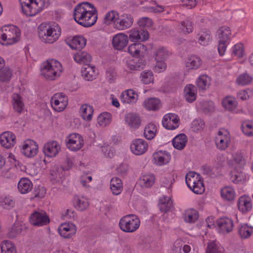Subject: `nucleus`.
<instances>
[{
  "instance_id": "nucleus-7",
  "label": "nucleus",
  "mask_w": 253,
  "mask_h": 253,
  "mask_svg": "<svg viewBox=\"0 0 253 253\" xmlns=\"http://www.w3.org/2000/svg\"><path fill=\"white\" fill-rule=\"evenodd\" d=\"M66 142L67 148L74 151L79 150L84 145L83 137L78 133L70 134L66 139Z\"/></svg>"
},
{
  "instance_id": "nucleus-10",
  "label": "nucleus",
  "mask_w": 253,
  "mask_h": 253,
  "mask_svg": "<svg viewBox=\"0 0 253 253\" xmlns=\"http://www.w3.org/2000/svg\"><path fill=\"white\" fill-rule=\"evenodd\" d=\"M49 221V218L45 212L35 211L30 217V222L34 226L46 225Z\"/></svg>"
},
{
  "instance_id": "nucleus-54",
  "label": "nucleus",
  "mask_w": 253,
  "mask_h": 253,
  "mask_svg": "<svg viewBox=\"0 0 253 253\" xmlns=\"http://www.w3.org/2000/svg\"><path fill=\"white\" fill-rule=\"evenodd\" d=\"M209 79L206 75H202L198 79L196 84L200 89L205 90L209 85Z\"/></svg>"
},
{
  "instance_id": "nucleus-64",
  "label": "nucleus",
  "mask_w": 253,
  "mask_h": 253,
  "mask_svg": "<svg viewBox=\"0 0 253 253\" xmlns=\"http://www.w3.org/2000/svg\"><path fill=\"white\" fill-rule=\"evenodd\" d=\"M206 253H224L222 248H218L213 243L209 244Z\"/></svg>"
},
{
  "instance_id": "nucleus-34",
  "label": "nucleus",
  "mask_w": 253,
  "mask_h": 253,
  "mask_svg": "<svg viewBox=\"0 0 253 253\" xmlns=\"http://www.w3.org/2000/svg\"><path fill=\"white\" fill-rule=\"evenodd\" d=\"M231 31L228 27L223 26L219 28L217 31V36L219 41L227 42L230 39Z\"/></svg>"
},
{
  "instance_id": "nucleus-31",
  "label": "nucleus",
  "mask_w": 253,
  "mask_h": 253,
  "mask_svg": "<svg viewBox=\"0 0 253 253\" xmlns=\"http://www.w3.org/2000/svg\"><path fill=\"white\" fill-rule=\"evenodd\" d=\"M110 188L113 195L120 194L123 190L122 180L117 177L112 178L110 181Z\"/></svg>"
},
{
  "instance_id": "nucleus-20",
  "label": "nucleus",
  "mask_w": 253,
  "mask_h": 253,
  "mask_svg": "<svg viewBox=\"0 0 253 253\" xmlns=\"http://www.w3.org/2000/svg\"><path fill=\"white\" fill-rule=\"evenodd\" d=\"M238 207L239 210L244 213L250 211L253 207L251 198L247 196L240 197L238 201Z\"/></svg>"
},
{
  "instance_id": "nucleus-51",
  "label": "nucleus",
  "mask_w": 253,
  "mask_h": 253,
  "mask_svg": "<svg viewBox=\"0 0 253 253\" xmlns=\"http://www.w3.org/2000/svg\"><path fill=\"white\" fill-rule=\"evenodd\" d=\"M112 115L110 113L103 112L98 117V123L100 126H106L109 124L111 120Z\"/></svg>"
},
{
  "instance_id": "nucleus-40",
  "label": "nucleus",
  "mask_w": 253,
  "mask_h": 253,
  "mask_svg": "<svg viewBox=\"0 0 253 253\" xmlns=\"http://www.w3.org/2000/svg\"><path fill=\"white\" fill-rule=\"evenodd\" d=\"M160 201L159 207L162 212H167L172 207V202L169 198L164 197Z\"/></svg>"
},
{
  "instance_id": "nucleus-61",
  "label": "nucleus",
  "mask_w": 253,
  "mask_h": 253,
  "mask_svg": "<svg viewBox=\"0 0 253 253\" xmlns=\"http://www.w3.org/2000/svg\"><path fill=\"white\" fill-rule=\"evenodd\" d=\"M195 184L194 186H193L191 187V188L190 189L196 194H199L203 193L205 191L203 181L201 180V179H200V180L197 181Z\"/></svg>"
},
{
  "instance_id": "nucleus-2",
  "label": "nucleus",
  "mask_w": 253,
  "mask_h": 253,
  "mask_svg": "<svg viewBox=\"0 0 253 253\" xmlns=\"http://www.w3.org/2000/svg\"><path fill=\"white\" fill-rule=\"evenodd\" d=\"M38 29L40 38L43 42L47 43L55 42L61 34V29L55 23H42Z\"/></svg>"
},
{
  "instance_id": "nucleus-9",
  "label": "nucleus",
  "mask_w": 253,
  "mask_h": 253,
  "mask_svg": "<svg viewBox=\"0 0 253 253\" xmlns=\"http://www.w3.org/2000/svg\"><path fill=\"white\" fill-rule=\"evenodd\" d=\"M230 141L229 133L225 130H219L215 137V141L216 147L220 150L226 149Z\"/></svg>"
},
{
  "instance_id": "nucleus-22",
  "label": "nucleus",
  "mask_w": 253,
  "mask_h": 253,
  "mask_svg": "<svg viewBox=\"0 0 253 253\" xmlns=\"http://www.w3.org/2000/svg\"><path fill=\"white\" fill-rule=\"evenodd\" d=\"M184 96L189 103L194 102L197 97V88L191 84L186 85L184 89Z\"/></svg>"
},
{
  "instance_id": "nucleus-23",
  "label": "nucleus",
  "mask_w": 253,
  "mask_h": 253,
  "mask_svg": "<svg viewBox=\"0 0 253 253\" xmlns=\"http://www.w3.org/2000/svg\"><path fill=\"white\" fill-rule=\"evenodd\" d=\"M82 75L84 79L87 81H92L95 79L97 75L95 71V67L87 65L82 69Z\"/></svg>"
},
{
  "instance_id": "nucleus-41",
  "label": "nucleus",
  "mask_w": 253,
  "mask_h": 253,
  "mask_svg": "<svg viewBox=\"0 0 253 253\" xmlns=\"http://www.w3.org/2000/svg\"><path fill=\"white\" fill-rule=\"evenodd\" d=\"M221 197L228 201H232L235 198V192L230 187H225L220 190Z\"/></svg>"
},
{
  "instance_id": "nucleus-47",
  "label": "nucleus",
  "mask_w": 253,
  "mask_h": 253,
  "mask_svg": "<svg viewBox=\"0 0 253 253\" xmlns=\"http://www.w3.org/2000/svg\"><path fill=\"white\" fill-rule=\"evenodd\" d=\"M155 177L153 175H146L141 177L140 179V184L143 187H151L154 183Z\"/></svg>"
},
{
  "instance_id": "nucleus-38",
  "label": "nucleus",
  "mask_w": 253,
  "mask_h": 253,
  "mask_svg": "<svg viewBox=\"0 0 253 253\" xmlns=\"http://www.w3.org/2000/svg\"><path fill=\"white\" fill-rule=\"evenodd\" d=\"M201 179V176L196 172H189L185 177V181L189 188L194 186V184Z\"/></svg>"
},
{
  "instance_id": "nucleus-28",
  "label": "nucleus",
  "mask_w": 253,
  "mask_h": 253,
  "mask_svg": "<svg viewBox=\"0 0 253 253\" xmlns=\"http://www.w3.org/2000/svg\"><path fill=\"white\" fill-rule=\"evenodd\" d=\"M170 158V154L166 151H160L154 154V159L157 164L160 166L168 163Z\"/></svg>"
},
{
  "instance_id": "nucleus-26",
  "label": "nucleus",
  "mask_w": 253,
  "mask_h": 253,
  "mask_svg": "<svg viewBox=\"0 0 253 253\" xmlns=\"http://www.w3.org/2000/svg\"><path fill=\"white\" fill-rule=\"evenodd\" d=\"M125 121L131 127L137 128L141 125V120L140 117L134 113H128L126 116Z\"/></svg>"
},
{
  "instance_id": "nucleus-55",
  "label": "nucleus",
  "mask_w": 253,
  "mask_h": 253,
  "mask_svg": "<svg viewBox=\"0 0 253 253\" xmlns=\"http://www.w3.org/2000/svg\"><path fill=\"white\" fill-rule=\"evenodd\" d=\"M238 232L242 238L246 239L251 236L253 233V229L247 225H243L239 228Z\"/></svg>"
},
{
  "instance_id": "nucleus-21",
  "label": "nucleus",
  "mask_w": 253,
  "mask_h": 253,
  "mask_svg": "<svg viewBox=\"0 0 253 253\" xmlns=\"http://www.w3.org/2000/svg\"><path fill=\"white\" fill-rule=\"evenodd\" d=\"M146 62L144 56L135 57L133 59L129 61L127 65L131 70L139 71L143 69L146 66Z\"/></svg>"
},
{
  "instance_id": "nucleus-58",
  "label": "nucleus",
  "mask_w": 253,
  "mask_h": 253,
  "mask_svg": "<svg viewBox=\"0 0 253 253\" xmlns=\"http://www.w3.org/2000/svg\"><path fill=\"white\" fill-rule=\"evenodd\" d=\"M119 16V13L117 11L114 10H111L106 14L104 19V22L106 23L110 21H114L115 22L118 19Z\"/></svg>"
},
{
  "instance_id": "nucleus-37",
  "label": "nucleus",
  "mask_w": 253,
  "mask_h": 253,
  "mask_svg": "<svg viewBox=\"0 0 253 253\" xmlns=\"http://www.w3.org/2000/svg\"><path fill=\"white\" fill-rule=\"evenodd\" d=\"M63 176V169L61 167L54 165L50 170V179L58 181L60 179L62 178Z\"/></svg>"
},
{
  "instance_id": "nucleus-60",
  "label": "nucleus",
  "mask_w": 253,
  "mask_h": 253,
  "mask_svg": "<svg viewBox=\"0 0 253 253\" xmlns=\"http://www.w3.org/2000/svg\"><path fill=\"white\" fill-rule=\"evenodd\" d=\"M0 205L4 209L9 210L14 207L15 202L11 197H5L0 202Z\"/></svg>"
},
{
  "instance_id": "nucleus-27",
  "label": "nucleus",
  "mask_w": 253,
  "mask_h": 253,
  "mask_svg": "<svg viewBox=\"0 0 253 253\" xmlns=\"http://www.w3.org/2000/svg\"><path fill=\"white\" fill-rule=\"evenodd\" d=\"M74 59L77 63L84 64L86 66L89 64L91 57L86 52L79 51L74 55Z\"/></svg>"
},
{
  "instance_id": "nucleus-39",
  "label": "nucleus",
  "mask_w": 253,
  "mask_h": 253,
  "mask_svg": "<svg viewBox=\"0 0 253 253\" xmlns=\"http://www.w3.org/2000/svg\"><path fill=\"white\" fill-rule=\"evenodd\" d=\"M198 36L199 42L202 45L208 44L211 40V36L210 31L206 29L198 34Z\"/></svg>"
},
{
  "instance_id": "nucleus-32",
  "label": "nucleus",
  "mask_w": 253,
  "mask_h": 253,
  "mask_svg": "<svg viewBox=\"0 0 253 253\" xmlns=\"http://www.w3.org/2000/svg\"><path fill=\"white\" fill-rule=\"evenodd\" d=\"M187 142V138L184 133H181L175 136L172 140L173 147L177 150L183 149Z\"/></svg>"
},
{
  "instance_id": "nucleus-19",
  "label": "nucleus",
  "mask_w": 253,
  "mask_h": 253,
  "mask_svg": "<svg viewBox=\"0 0 253 253\" xmlns=\"http://www.w3.org/2000/svg\"><path fill=\"white\" fill-rule=\"evenodd\" d=\"M221 233L225 234L230 232L233 227V222L231 219L224 217L220 218L216 221Z\"/></svg>"
},
{
  "instance_id": "nucleus-4",
  "label": "nucleus",
  "mask_w": 253,
  "mask_h": 253,
  "mask_svg": "<svg viewBox=\"0 0 253 253\" xmlns=\"http://www.w3.org/2000/svg\"><path fill=\"white\" fill-rule=\"evenodd\" d=\"M139 218L135 214H130L124 216L119 221V227L124 232L132 233L140 226Z\"/></svg>"
},
{
  "instance_id": "nucleus-29",
  "label": "nucleus",
  "mask_w": 253,
  "mask_h": 253,
  "mask_svg": "<svg viewBox=\"0 0 253 253\" xmlns=\"http://www.w3.org/2000/svg\"><path fill=\"white\" fill-rule=\"evenodd\" d=\"M161 105V101L157 98H149L145 99L143 102V106L148 110L156 111L159 109Z\"/></svg>"
},
{
  "instance_id": "nucleus-33",
  "label": "nucleus",
  "mask_w": 253,
  "mask_h": 253,
  "mask_svg": "<svg viewBox=\"0 0 253 253\" xmlns=\"http://www.w3.org/2000/svg\"><path fill=\"white\" fill-rule=\"evenodd\" d=\"M12 105L14 110L18 113H21L24 109L22 97L18 93L12 95Z\"/></svg>"
},
{
  "instance_id": "nucleus-35",
  "label": "nucleus",
  "mask_w": 253,
  "mask_h": 253,
  "mask_svg": "<svg viewBox=\"0 0 253 253\" xmlns=\"http://www.w3.org/2000/svg\"><path fill=\"white\" fill-rule=\"evenodd\" d=\"M93 110L91 106L87 104H83L80 108V113L84 120L89 121L92 118Z\"/></svg>"
},
{
  "instance_id": "nucleus-53",
  "label": "nucleus",
  "mask_w": 253,
  "mask_h": 253,
  "mask_svg": "<svg viewBox=\"0 0 253 253\" xmlns=\"http://www.w3.org/2000/svg\"><path fill=\"white\" fill-rule=\"evenodd\" d=\"M50 103L53 109L59 112L63 111L68 105V102H62L61 101L59 102L57 99L52 100L51 99Z\"/></svg>"
},
{
  "instance_id": "nucleus-6",
  "label": "nucleus",
  "mask_w": 253,
  "mask_h": 253,
  "mask_svg": "<svg viewBox=\"0 0 253 253\" xmlns=\"http://www.w3.org/2000/svg\"><path fill=\"white\" fill-rule=\"evenodd\" d=\"M23 13L27 15L33 16L41 12L44 5L43 0H29V2L20 0Z\"/></svg>"
},
{
  "instance_id": "nucleus-36",
  "label": "nucleus",
  "mask_w": 253,
  "mask_h": 253,
  "mask_svg": "<svg viewBox=\"0 0 253 253\" xmlns=\"http://www.w3.org/2000/svg\"><path fill=\"white\" fill-rule=\"evenodd\" d=\"M74 204L76 208L81 211L86 210L89 206V203L86 198L78 196L74 197Z\"/></svg>"
},
{
  "instance_id": "nucleus-1",
  "label": "nucleus",
  "mask_w": 253,
  "mask_h": 253,
  "mask_svg": "<svg viewBox=\"0 0 253 253\" xmlns=\"http://www.w3.org/2000/svg\"><path fill=\"white\" fill-rule=\"evenodd\" d=\"M73 15L75 20L78 24L84 27H88L96 23L97 10L92 4L84 2L75 7Z\"/></svg>"
},
{
  "instance_id": "nucleus-18",
  "label": "nucleus",
  "mask_w": 253,
  "mask_h": 253,
  "mask_svg": "<svg viewBox=\"0 0 253 253\" xmlns=\"http://www.w3.org/2000/svg\"><path fill=\"white\" fill-rule=\"evenodd\" d=\"M149 36V32L144 29L138 30L136 29L131 30L129 35V39L131 42L140 41H145L148 39Z\"/></svg>"
},
{
  "instance_id": "nucleus-17",
  "label": "nucleus",
  "mask_w": 253,
  "mask_h": 253,
  "mask_svg": "<svg viewBox=\"0 0 253 253\" xmlns=\"http://www.w3.org/2000/svg\"><path fill=\"white\" fill-rule=\"evenodd\" d=\"M0 142L3 147L9 149L16 143V136L11 132H4L0 136Z\"/></svg>"
},
{
  "instance_id": "nucleus-13",
  "label": "nucleus",
  "mask_w": 253,
  "mask_h": 253,
  "mask_svg": "<svg viewBox=\"0 0 253 253\" xmlns=\"http://www.w3.org/2000/svg\"><path fill=\"white\" fill-rule=\"evenodd\" d=\"M179 119L175 114L169 113L163 117L162 124L167 129H174L179 126Z\"/></svg>"
},
{
  "instance_id": "nucleus-57",
  "label": "nucleus",
  "mask_w": 253,
  "mask_h": 253,
  "mask_svg": "<svg viewBox=\"0 0 253 253\" xmlns=\"http://www.w3.org/2000/svg\"><path fill=\"white\" fill-rule=\"evenodd\" d=\"M117 72L113 67L109 68L106 72V78L109 83L115 82L117 78Z\"/></svg>"
},
{
  "instance_id": "nucleus-48",
  "label": "nucleus",
  "mask_w": 253,
  "mask_h": 253,
  "mask_svg": "<svg viewBox=\"0 0 253 253\" xmlns=\"http://www.w3.org/2000/svg\"><path fill=\"white\" fill-rule=\"evenodd\" d=\"M142 82L144 84H149L153 83L154 76L152 72L150 70H145L140 74Z\"/></svg>"
},
{
  "instance_id": "nucleus-8",
  "label": "nucleus",
  "mask_w": 253,
  "mask_h": 253,
  "mask_svg": "<svg viewBox=\"0 0 253 253\" xmlns=\"http://www.w3.org/2000/svg\"><path fill=\"white\" fill-rule=\"evenodd\" d=\"M133 18L129 14H123L114 22L115 27L118 30L123 31L129 28L132 25Z\"/></svg>"
},
{
  "instance_id": "nucleus-62",
  "label": "nucleus",
  "mask_w": 253,
  "mask_h": 253,
  "mask_svg": "<svg viewBox=\"0 0 253 253\" xmlns=\"http://www.w3.org/2000/svg\"><path fill=\"white\" fill-rule=\"evenodd\" d=\"M252 78L247 74H243L240 75L237 79L236 82L240 85H246L250 83Z\"/></svg>"
},
{
  "instance_id": "nucleus-12",
  "label": "nucleus",
  "mask_w": 253,
  "mask_h": 253,
  "mask_svg": "<svg viewBox=\"0 0 253 253\" xmlns=\"http://www.w3.org/2000/svg\"><path fill=\"white\" fill-rule=\"evenodd\" d=\"M148 144L142 139H136L130 144L131 152L136 155H140L145 153L148 149Z\"/></svg>"
},
{
  "instance_id": "nucleus-14",
  "label": "nucleus",
  "mask_w": 253,
  "mask_h": 253,
  "mask_svg": "<svg viewBox=\"0 0 253 253\" xmlns=\"http://www.w3.org/2000/svg\"><path fill=\"white\" fill-rule=\"evenodd\" d=\"M38 151V145L37 142L33 140H29L23 146L22 153L28 158L36 156Z\"/></svg>"
},
{
  "instance_id": "nucleus-46",
  "label": "nucleus",
  "mask_w": 253,
  "mask_h": 253,
  "mask_svg": "<svg viewBox=\"0 0 253 253\" xmlns=\"http://www.w3.org/2000/svg\"><path fill=\"white\" fill-rule=\"evenodd\" d=\"M198 218L197 211L194 209H189L185 211L184 219L186 222L189 223L195 222Z\"/></svg>"
},
{
  "instance_id": "nucleus-15",
  "label": "nucleus",
  "mask_w": 253,
  "mask_h": 253,
  "mask_svg": "<svg viewBox=\"0 0 253 253\" xmlns=\"http://www.w3.org/2000/svg\"><path fill=\"white\" fill-rule=\"evenodd\" d=\"M128 38L124 33H119L114 36L112 39V45L115 49L121 50L127 44Z\"/></svg>"
},
{
  "instance_id": "nucleus-11",
  "label": "nucleus",
  "mask_w": 253,
  "mask_h": 253,
  "mask_svg": "<svg viewBox=\"0 0 253 253\" xmlns=\"http://www.w3.org/2000/svg\"><path fill=\"white\" fill-rule=\"evenodd\" d=\"M77 232L76 226L72 223H64L58 228V233L65 239L71 238Z\"/></svg>"
},
{
  "instance_id": "nucleus-50",
  "label": "nucleus",
  "mask_w": 253,
  "mask_h": 253,
  "mask_svg": "<svg viewBox=\"0 0 253 253\" xmlns=\"http://www.w3.org/2000/svg\"><path fill=\"white\" fill-rule=\"evenodd\" d=\"M169 55V51L166 48L163 46L160 47L156 51L155 60H165L168 58Z\"/></svg>"
},
{
  "instance_id": "nucleus-56",
  "label": "nucleus",
  "mask_w": 253,
  "mask_h": 253,
  "mask_svg": "<svg viewBox=\"0 0 253 253\" xmlns=\"http://www.w3.org/2000/svg\"><path fill=\"white\" fill-rule=\"evenodd\" d=\"M12 76V72L8 68H5L0 71V80L3 82H8Z\"/></svg>"
},
{
  "instance_id": "nucleus-49",
  "label": "nucleus",
  "mask_w": 253,
  "mask_h": 253,
  "mask_svg": "<svg viewBox=\"0 0 253 253\" xmlns=\"http://www.w3.org/2000/svg\"><path fill=\"white\" fill-rule=\"evenodd\" d=\"M180 28L185 34H190L193 31V24L188 19L181 21Z\"/></svg>"
},
{
  "instance_id": "nucleus-25",
  "label": "nucleus",
  "mask_w": 253,
  "mask_h": 253,
  "mask_svg": "<svg viewBox=\"0 0 253 253\" xmlns=\"http://www.w3.org/2000/svg\"><path fill=\"white\" fill-rule=\"evenodd\" d=\"M86 41L83 36H74L68 45L73 49L81 50L86 45Z\"/></svg>"
},
{
  "instance_id": "nucleus-44",
  "label": "nucleus",
  "mask_w": 253,
  "mask_h": 253,
  "mask_svg": "<svg viewBox=\"0 0 253 253\" xmlns=\"http://www.w3.org/2000/svg\"><path fill=\"white\" fill-rule=\"evenodd\" d=\"M156 126L154 124H148L144 129V137L148 140L152 139L156 135Z\"/></svg>"
},
{
  "instance_id": "nucleus-52",
  "label": "nucleus",
  "mask_w": 253,
  "mask_h": 253,
  "mask_svg": "<svg viewBox=\"0 0 253 253\" xmlns=\"http://www.w3.org/2000/svg\"><path fill=\"white\" fill-rule=\"evenodd\" d=\"M230 179L234 183H239L245 178V174L241 171H232L230 172Z\"/></svg>"
},
{
  "instance_id": "nucleus-16",
  "label": "nucleus",
  "mask_w": 253,
  "mask_h": 253,
  "mask_svg": "<svg viewBox=\"0 0 253 253\" xmlns=\"http://www.w3.org/2000/svg\"><path fill=\"white\" fill-rule=\"evenodd\" d=\"M60 150V145L56 141H49L45 144L43 147V153L48 157L56 156Z\"/></svg>"
},
{
  "instance_id": "nucleus-42",
  "label": "nucleus",
  "mask_w": 253,
  "mask_h": 253,
  "mask_svg": "<svg viewBox=\"0 0 253 253\" xmlns=\"http://www.w3.org/2000/svg\"><path fill=\"white\" fill-rule=\"evenodd\" d=\"M144 47V46L141 43H134L128 46L127 51L131 55L136 57L141 55V54L142 53L141 48H143Z\"/></svg>"
},
{
  "instance_id": "nucleus-3",
  "label": "nucleus",
  "mask_w": 253,
  "mask_h": 253,
  "mask_svg": "<svg viewBox=\"0 0 253 253\" xmlns=\"http://www.w3.org/2000/svg\"><path fill=\"white\" fill-rule=\"evenodd\" d=\"M62 65L56 60L51 59L42 64V74L47 80H54L62 72Z\"/></svg>"
},
{
  "instance_id": "nucleus-43",
  "label": "nucleus",
  "mask_w": 253,
  "mask_h": 253,
  "mask_svg": "<svg viewBox=\"0 0 253 253\" xmlns=\"http://www.w3.org/2000/svg\"><path fill=\"white\" fill-rule=\"evenodd\" d=\"M202 61L199 57L191 56L186 62V66L190 69H196L200 67Z\"/></svg>"
},
{
  "instance_id": "nucleus-30",
  "label": "nucleus",
  "mask_w": 253,
  "mask_h": 253,
  "mask_svg": "<svg viewBox=\"0 0 253 253\" xmlns=\"http://www.w3.org/2000/svg\"><path fill=\"white\" fill-rule=\"evenodd\" d=\"M33 187L32 182L27 178H22L18 183V189L21 194H26L30 192Z\"/></svg>"
},
{
  "instance_id": "nucleus-45",
  "label": "nucleus",
  "mask_w": 253,
  "mask_h": 253,
  "mask_svg": "<svg viewBox=\"0 0 253 253\" xmlns=\"http://www.w3.org/2000/svg\"><path fill=\"white\" fill-rule=\"evenodd\" d=\"M222 104L226 110L232 111L236 108L237 102L234 98L227 97L223 99Z\"/></svg>"
},
{
  "instance_id": "nucleus-59",
  "label": "nucleus",
  "mask_w": 253,
  "mask_h": 253,
  "mask_svg": "<svg viewBox=\"0 0 253 253\" xmlns=\"http://www.w3.org/2000/svg\"><path fill=\"white\" fill-rule=\"evenodd\" d=\"M243 132L247 135L253 136V124L250 122L244 123L241 126Z\"/></svg>"
},
{
  "instance_id": "nucleus-5",
  "label": "nucleus",
  "mask_w": 253,
  "mask_h": 253,
  "mask_svg": "<svg viewBox=\"0 0 253 253\" xmlns=\"http://www.w3.org/2000/svg\"><path fill=\"white\" fill-rule=\"evenodd\" d=\"M20 33L19 29L11 25H5L2 28L1 33H0L1 39L6 43L5 45H10L16 42L20 37Z\"/></svg>"
},
{
  "instance_id": "nucleus-24",
  "label": "nucleus",
  "mask_w": 253,
  "mask_h": 253,
  "mask_svg": "<svg viewBox=\"0 0 253 253\" xmlns=\"http://www.w3.org/2000/svg\"><path fill=\"white\" fill-rule=\"evenodd\" d=\"M137 94L133 89H128L121 95V101L124 103H135L137 100Z\"/></svg>"
},
{
  "instance_id": "nucleus-63",
  "label": "nucleus",
  "mask_w": 253,
  "mask_h": 253,
  "mask_svg": "<svg viewBox=\"0 0 253 253\" xmlns=\"http://www.w3.org/2000/svg\"><path fill=\"white\" fill-rule=\"evenodd\" d=\"M235 162L240 166L246 164L245 154L243 151L237 152L234 158Z\"/></svg>"
}]
</instances>
